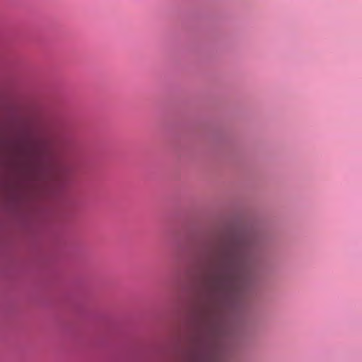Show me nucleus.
<instances>
[{
	"instance_id": "f257e3e1",
	"label": "nucleus",
	"mask_w": 362,
	"mask_h": 362,
	"mask_svg": "<svg viewBox=\"0 0 362 362\" xmlns=\"http://www.w3.org/2000/svg\"><path fill=\"white\" fill-rule=\"evenodd\" d=\"M255 247V238L247 235L223 246L216 253L206 280L211 301L218 302L241 291Z\"/></svg>"
},
{
	"instance_id": "f03ea898",
	"label": "nucleus",
	"mask_w": 362,
	"mask_h": 362,
	"mask_svg": "<svg viewBox=\"0 0 362 362\" xmlns=\"http://www.w3.org/2000/svg\"><path fill=\"white\" fill-rule=\"evenodd\" d=\"M192 362H211V357L209 354L208 347L204 339H200L196 350L192 356Z\"/></svg>"
}]
</instances>
